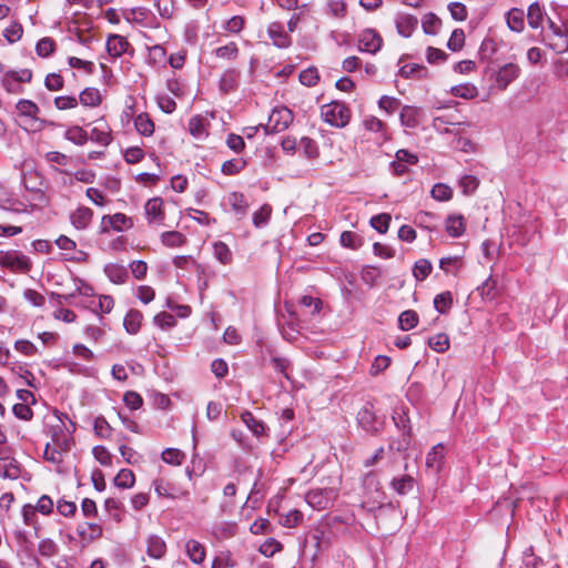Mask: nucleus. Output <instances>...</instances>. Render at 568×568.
I'll use <instances>...</instances> for the list:
<instances>
[{
  "instance_id": "nucleus-64",
  "label": "nucleus",
  "mask_w": 568,
  "mask_h": 568,
  "mask_svg": "<svg viewBox=\"0 0 568 568\" xmlns=\"http://www.w3.org/2000/svg\"><path fill=\"white\" fill-rule=\"evenodd\" d=\"M59 547L52 539H43L39 542L38 551L41 556L50 558L58 554Z\"/></svg>"
},
{
  "instance_id": "nucleus-42",
  "label": "nucleus",
  "mask_w": 568,
  "mask_h": 568,
  "mask_svg": "<svg viewBox=\"0 0 568 568\" xmlns=\"http://www.w3.org/2000/svg\"><path fill=\"white\" fill-rule=\"evenodd\" d=\"M498 47L494 39L485 38L479 48V57L481 60H490L497 52Z\"/></svg>"
},
{
  "instance_id": "nucleus-3",
  "label": "nucleus",
  "mask_w": 568,
  "mask_h": 568,
  "mask_svg": "<svg viewBox=\"0 0 568 568\" xmlns=\"http://www.w3.org/2000/svg\"><path fill=\"white\" fill-rule=\"evenodd\" d=\"M358 426L367 434L376 436L384 428V417L377 416L372 403H366L357 413Z\"/></svg>"
},
{
  "instance_id": "nucleus-24",
  "label": "nucleus",
  "mask_w": 568,
  "mask_h": 568,
  "mask_svg": "<svg viewBox=\"0 0 568 568\" xmlns=\"http://www.w3.org/2000/svg\"><path fill=\"white\" fill-rule=\"evenodd\" d=\"M306 503L316 509H325L329 503V499L322 489H312L305 496Z\"/></svg>"
},
{
  "instance_id": "nucleus-2",
  "label": "nucleus",
  "mask_w": 568,
  "mask_h": 568,
  "mask_svg": "<svg viewBox=\"0 0 568 568\" xmlns=\"http://www.w3.org/2000/svg\"><path fill=\"white\" fill-rule=\"evenodd\" d=\"M322 119L332 126L345 128L352 118V111L344 102L332 101L321 108Z\"/></svg>"
},
{
  "instance_id": "nucleus-38",
  "label": "nucleus",
  "mask_w": 568,
  "mask_h": 568,
  "mask_svg": "<svg viewBox=\"0 0 568 568\" xmlns=\"http://www.w3.org/2000/svg\"><path fill=\"white\" fill-rule=\"evenodd\" d=\"M433 270L432 263L426 258H420L415 262L413 275L417 281H424Z\"/></svg>"
},
{
  "instance_id": "nucleus-44",
  "label": "nucleus",
  "mask_w": 568,
  "mask_h": 568,
  "mask_svg": "<svg viewBox=\"0 0 568 568\" xmlns=\"http://www.w3.org/2000/svg\"><path fill=\"white\" fill-rule=\"evenodd\" d=\"M452 93L458 98L474 99L478 94V90L474 84L465 83L453 87Z\"/></svg>"
},
{
  "instance_id": "nucleus-21",
  "label": "nucleus",
  "mask_w": 568,
  "mask_h": 568,
  "mask_svg": "<svg viewBox=\"0 0 568 568\" xmlns=\"http://www.w3.org/2000/svg\"><path fill=\"white\" fill-rule=\"evenodd\" d=\"M108 278L114 284H123L129 278L126 268L119 264H108L104 267Z\"/></svg>"
},
{
  "instance_id": "nucleus-20",
  "label": "nucleus",
  "mask_w": 568,
  "mask_h": 568,
  "mask_svg": "<svg viewBox=\"0 0 568 568\" xmlns=\"http://www.w3.org/2000/svg\"><path fill=\"white\" fill-rule=\"evenodd\" d=\"M142 320V313L139 310L132 308L126 313L123 326L129 334L135 335L140 331Z\"/></svg>"
},
{
  "instance_id": "nucleus-40",
  "label": "nucleus",
  "mask_w": 568,
  "mask_h": 568,
  "mask_svg": "<svg viewBox=\"0 0 568 568\" xmlns=\"http://www.w3.org/2000/svg\"><path fill=\"white\" fill-rule=\"evenodd\" d=\"M161 241L165 246L179 247L184 244L185 236L178 231H168L162 233Z\"/></svg>"
},
{
  "instance_id": "nucleus-4",
  "label": "nucleus",
  "mask_w": 568,
  "mask_h": 568,
  "mask_svg": "<svg viewBox=\"0 0 568 568\" xmlns=\"http://www.w3.org/2000/svg\"><path fill=\"white\" fill-rule=\"evenodd\" d=\"M293 112L286 108H274L268 116V123L266 125L261 124L265 134H273L285 131L293 122Z\"/></svg>"
},
{
  "instance_id": "nucleus-22",
  "label": "nucleus",
  "mask_w": 568,
  "mask_h": 568,
  "mask_svg": "<svg viewBox=\"0 0 568 568\" xmlns=\"http://www.w3.org/2000/svg\"><path fill=\"white\" fill-rule=\"evenodd\" d=\"M20 467L13 458H0V476L9 479H17L20 476Z\"/></svg>"
},
{
  "instance_id": "nucleus-58",
  "label": "nucleus",
  "mask_w": 568,
  "mask_h": 568,
  "mask_svg": "<svg viewBox=\"0 0 568 568\" xmlns=\"http://www.w3.org/2000/svg\"><path fill=\"white\" fill-rule=\"evenodd\" d=\"M153 323L162 329H169L176 324V320L172 314L161 312L153 317Z\"/></svg>"
},
{
  "instance_id": "nucleus-49",
  "label": "nucleus",
  "mask_w": 568,
  "mask_h": 568,
  "mask_svg": "<svg viewBox=\"0 0 568 568\" xmlns=\"http://www.w3.org/2000/svg\"><path fill=\"white\" fill-rule=\"evenodd\" d=\"M326 12L335 18H343L346 14V3L344 0H328Z\"/></svg>"
},
{
  "instance_id": "nucleus-28",
  "label": "nucleus",
  "mask_w": 568,
  "mask_h": 568,
  "mask_svg": "<svg viewBox=\"0 0 568 568\" xmlns=\"http://www.w3.org/2000/svg\"><path fill=\"white\" fill-rule=\"evenodd\" d=\"M241 419L254 435L260 436L264 434V423L257 419L251 412H243L241 414Z\"/></svg>"
},
{
  "instance_id": "nucleus-57",
  "label": "nucleus",
  "mask_w": 568,
  "mask_h": 568,
  "mask_svg": "<svg viewBox=\"0 0 568 568\" xmlns=\"http://www.w3.org/2000/svg\"><path fill=\"white\" fill-rule=\"evenodd\" d=\"M300 82L305 87H314L320 80V75L316 68H308L300 73Z\"/></svg>"
},
{
  "instance_id": "nucleus-59",
  "label": "nucleus",
  "mask_w": 568,
  "mask_h": 568,
  "mask_svg": "<svg viewBox=\"0 0 568 568\" xmlns=\"http://www.w3.org/2000/svg\"><path fill=\"white\" fill-rule=\"evenodd\" d=\"M479 185V180L475 175H464L459 180V186L466 195L473 194Z\"/></svg>"
},
{
  "instance_id": "nucleus-27",
  "label": "nucleus",
  "mask_w": 568,
  "mask_h": 568,
  "mask_svg": "<svg viewBox=\"0 0 568 568\" xmlns=\"http://www.w3.org/2000/svg\"><path fill=\"white\" fill-rule=\"evenodd\" d=\"M446 231L453 237H459L465 232L463 215H449L446 220Z\"/></svg>"
},
{
  "instance_id": "nucleus-10",
  "label": "nucleus",
  "mask_w": 568,
  "mask_h": 568,
  "mask_svg": "<svg viewBox=\"0 0 568 568\" xmlns=\"http://www.w3.org/2000/svg\"><path fill=\"white\" fill-rule=\"evenodd\" d=\"M267 33L273 44L277 48L284 49L288 48L292 43V39L288 33L284 30V27L281 22H272L267 27Z\"/></svg>"
},
{
  "instance_id": "nucleus-48",
  "label": "nucleus",
  "mask_w": 568,
  "mask_h": 568,
  "mask_svg": "<svg viewBox=\"0 0 568 568\" xmlns=\"http://www.w3.org/2000/svg\"><path fill=\"white\" fill-rule=\"evenodd\" d=\"M393 420H394L396 427L403 430L404 440H407L408 438H410L412 428H410L409 419H408L407 415L404 412L396 413L393 416Z\"/></svg>"
},
{
  "instance_id": "nucleus-33",
  "label": "nucleus",
  "mask_w": 568,
  "mask_h": 568,
  "mask_svg": "<svg viewBox=\"0 0 568 568\" xmlns=\"http://www.w3.org/2000/svg\"><path fill=\"white\" fill-rule=\"evenodd\" d=\"M114 485L118 488L128 489L133 487L135 483V476L131 469H121L113 479Z\"/></svg>"
},
{
  "instance_id": "nucleus-37",
  "label": "nucleus",
  "mask_w": 568,
  "mask_h": 568,
  "mask_svg": "<svg viewBox=\"0 0 568 568\" xmlns=\"http://www.w3.org/2000/svg\"><path fill=\"white\" fill-rule=\"evenodd\" d=\"M339 243L344 247L357 250L363 245V239L352 231H344L341 234Z\"/></svg>"
},
{
  "instance_id": "nucleus-54",
  "label": "nucleus",
  "mask_w": 568,
  "mask_h": 568,
  "mask_svg": "<svg viewBox=\"0 0 568 568\" xmlns=\"http://www.w3.org/2000/svg\"><path fill=\"white\" fill-rule=\"evenodd\" d=\"M432 197L437 201H448L453 196V190L443 183H437L430 191Z\"/></svg>"
},
{
  "instance_id": "nucleus-32",
  "label": "nucleus",
  "mask_w": 568,
  "mask_h": 568,
  "mask_svg": "<svg viewBox=\"0 0 568 568\" xmlns=\"http://www.w3.org/2000/svg\"><path fill=\"white\" fill-rule=\"evenodd\" d=\"M527 21L529 27L532 29L541 27L544 21V10L538 2H534L528 7Z\"/></svg>"
},
{
  "instance_id": "nucleus-34",
  "label": "nucleus",
  "mask_w": 568,
  "mask_h": 568,
  "mask_svg": "<svg viewBox=\"0 0 568 568\" xmlns=\"http://www.w3.org/2000/svg\"><path fill=\"white\" fill-rule=\"evenodd\" d=\"M79 101L84 106H98L101 103L100 91L95 88H87L80 93Z\"/></svg>"
},
{
  "instance_id": "nucleus-25",
  "label": "nucleus",
  "mask_w": 568,
  "mask_h": 568,
  "mask_svg": "<svg viewBox=\"0 0 568 568\" xmlns=\"http://www.w3.org/2000/svg\"><path fill=\"white\" fill-rule=\"evenodd\" d=\"M419 110L412 105H404L399 113L400 123L406 126L414 129L418 125Z\"/></svg>"
},
{
  "instance_id": "nucleus-45",
  "label": "nucleus",
  "mask_w": 568,
  "mask_h": 568,
  "mask_svg": "<svg viewBox=\"0 0 568 568\" xmlns=\"http://www.w3.org/2000/svg\"><path fill=\"white\" fill-rule=\"evenodd\" d=\"M2 87L9 93H21L22 88L20 85L21 81L18 80L11 71H8L2 77Z\"/></svg>"
},
{
  "instance_id": "nucleus-23",
  "label": "nucleus",
  "mask_w": 568,
  "mask_h": 568,
  "mask_svg": "<svg viewBox=\"0 0 568 568\" xmlns=\"http://www.w3.org/2000/svg\"><path fill=\"white\" fill-rule=\"evenodd\" d=\"M64 139L72 142L75 145H84L89 140L88 132L79 126V125H72L68 128L63 134Z\"/></svg>"
},
{
  "instance_id": "nucleus-26",
  "label": "nucleus",
  "mask_w": 568,
  "mask_h": 568,
  "mask_svg": "<svg viewBox=\"0 0 568 568\" xmlns=\"http://www.w3.org/2000/svg\"><path fill=\"white\" fill-rule=\"evenodd\" d=\"M399 74L406 79H409V78L423 79L428 75V70L423 64L408 63V64L403 65L399 69Z\"/></svg>"
},
{
  "instance_id": "nucleus-18",
  "label": "nucleus",
  "mask_w": 568,
  "mask_h": 568,
  "mask_svg": "<svg viewBox=\"0 0 568 568\" xmlns=\"http://www.w3.org/2000/svg\"><path fill=\"white\" fill-rule=\"evenodd\" d=\"M166 552L165 541L156 535H152L148 538L146 554L154 558L161 559Z\"/></svg>"
},
{
  "instance_id": "nucleus-52",
  "label": "nucleus",
  "mask_w": 568,
  "mask_h": 568,
  "mask_svg": "<svg viewBox=\"0 0 568 568\" xmlns=\"http://www.w3.org/2000/svg\"><path fill=\"white\" fill-rule=\"evenodd\" d=\"M214 256L222 263L229 264L232 261V252L223 242H216L213 245Z\"/></svg>"
},
{
  "instance_id": "nucleus-53",
  "label": "nucleus",
  "mask_w": 568,
  "mask_h": 568,
  "mask_svg": "<svg viewBox=\"0 0 568 568\" xmlns=\"http://www.w3.org/2000/svg\"><path fill=\"white\" fill-rule=\"evenodd\" d=\"M17 110L21 115L36 118L39 112V106L30 100H20L17 103Z\"/></svg>"
},
{
  "instance_id": "nucleus-17",
  "label": "nucleus",
  "mask_w": 568,
  "mask_h": 568,
  "mask_svg": "<svg viewBox=\"0 0 568 568\" xmlns=\"http://www.w3.org/2000/svg\"><path fill=\"white\" fill-rule=\"evenodd\" d=\"M390 487L400 496L409 494L415 487V479L410 475L394 477Z\"/></svg>"
},
{
  "instance_id": "nucleus-13",
  "label": "nucleus",
  "mask_w": 568,
  "mask_h": 568,
  "mask_svg": "<svg viewBox=\"0 0 568 568\" xmlns=\"http://www.w3.org/2000/svg\"><path fill=\"white\" fill-rule=\"evenodd\" d=\"M131 44L126 38L120 34H111L106 40V51L113 58H119L126 53Z\"/></svg>"
},
{
  "instance_id": "nucleus-31",
  "label": "nucleus",
  "mask_w": 568,
  "mask_h": 568,
  "mask_svg": "<svg viewBox=\"0 0 568 568\" xmlns=\"http://www.w3.org/2000/svg\"><path fill=\"white\" fill-rule=\"evenodd\" d=\"M134 125L136 131L144 136H151L154 132V123L148 113L139 114L134 119Z\"/></svg>"
},
{
  "instance_id": "nucleus-15",
  "label": "nucleus",
  "mask_w": 568,
  "mask_h": 568,
  "mask_svg": "<svg viewBox=\"0 0 568 568\" xmlns=\"http://www.w3.org/2000/svg\"><path fill=\"white\" fill-rule=\"evenodd\" d=\"M240 81V71L235 69L226 70L220 78V90L227 94L237 89Z\"/></svg>"
},
{
  "instance_id": "nucleus-46",
  "label": "nucleus",
  "mask_w": 568,
  "mask_h": 568,
  "mask_svg": "<svg viewBox=\"0 0 568 568\" xmlns=\"http://www.w3.org/2000/svg\"><path fill=\"white\" fill-rule=\"evenodd\" d=\"M428 346L435 352L443 353L449 347V338L444 333L437 334L429 337Z\"/></svg>"
},
{
  "instance_id": "nucleus-39",
  "label": "nucleus",
  "mask_w": 568,
  "mask_h": 568,
  "mask_svg": "<svg viewBox=\"0 0 568 568\" xmlns=\"http://www.w3.org/2000/svg\"><path fill=\"white\" fill-rule=\"evenodd\" d=\"M453 305V296L450 292L437 294L434 298V307L440 314H446Z\"/></svg>"
},
{
  "instance_id": "nucleus-11",
  "label": "nucleus",
  "mask_w": 568,
  "mask_h": 568,
  "mask_svg": "<svg viewBox=\"0 0 568 568\" xmlns=\"http://www.w3.org/2000/svg\"><path fill=\"white\" fill-rule=\"evenodd\" d=\"M145 215L149 223H162L164 221L163 201L161 197L150 199L145 205Z\"/></svg>"
},
{
  "instance_id": "nucleus-55",
  "label": "nucleus",
  "mask_w": 568,
  "mask_h": 568,
  "mask_svg": "<svg viewBox=\"0 0 568 568\" xmlns=\"http://www.w3.org/2000/svg\"><path fill=\"white\" fill-rule=\"evenodd\" d=\"M217 58L234 60L239 55V48L235 42H230L226 45H222L215 50Z\"/></svg>"
},
{
  "instance_id": "nucleus-47",
  "label": "nucleus",
  "mask_w": 568,
  "mask_h": 568,
  "mask_svg": "<svg viewBox=\"0 0 568 568\" xmlns=\"http://www.w3.org/2000/svg\"><path fill=\"white\" fill-rule=\"evenodd\" d=\"M54 49L55 42L49 37L40 39L36 45L37 54L41 58H48Z\"/></svg>"
},
{
  "instance_id": "nucleus-51",
  "label": "nucleus",
  "mask_w": 568,
  "mask_h": 568,
  "mask_svg": "<svg viewBox=\"0 0 568 568\" xmlns=\"http://www.w3.org/2000/svg\"><path fill=\"white\" fill-rule=\"evenodd\" d=\"M23 34V28L22 26L14 21L12 22L9 27H7L4 30H3V37L7 39L8 42L10 43H14L17 42L18 40L21 39Z\"/></svg>"
},
{
  "instance_id": "nucleus-5",
  "label": "nucleus",
  "mask_w": 568,
  "mask_h": 568,
  "mask_svg": "<svg viewBox=\"0 0 568 568\" xmlns=\"http://www.w3.org/2000/svg\"><path fill=\"white\" fill-rule=\"evenodd\" d=\"M0 264L20 272H29L32 266L29 257L18 252H0Z\"/></svg>"
},
{
  "instance_id": "nucleus-63",
  "label": "nucleus",
  "mask_w": 568,
  "mask_h": 568,
  "mask_svg": "<svg viewBox=\"0 0 568 568\" xmlns=\"http://www.w3.org/2000/svg\"><path fill=\"white\" fill-rule=\"evenodd\" d=\"M272 209L270 205H263L258 211L253 214V224L256 227H262L267 224L271 217Z\"/></svg>"
},
{
  "instance_id": "nucleus-60",
  "label": "nucleus",
  "mask_w": 568,
  "mask_h": 568,
  "mask_svg": "<svg viewBox=\"0 0 568 568\" xmlns=\"http://www.w3.org/2000/svg\"><path fill=\"white\" fill-rule=\"evenodd\" d=\"M464 43H465V33H464L463 29H455L452 32V36L447 42V47L449 50L457 52L464 47Z\"/></svg>"
},
{
  "instance_id": "nucleus-29",
  "label": "nucleus",
  "mask_w": 568,
  "mask_h": 568,
  "mask_svg": "<svg viewBox=\"0 0 568 568\" xmlns=\"http://www.w3.org/2000/svg\"><path fill=\"white\" fill-rule=\"evenodd\" d=\"M227 202L229 204L231 205L232 210L234 211L235 214H237L239 216H244L246 214V210H247V202L245 200V196L240 193V192H232L229 196H227Z\"/></svg>"
},
{
  "instance_id": "nucleus-30",
  "label": "nucleus",
  "mask_w": 568,
  "mask_h": 568,
  "mask_svg": "<svg viewBox=\"0 0 568 568\" xmlns=\"http://www.w3.org/2000/svg\"><path fill=\"white\" fill-rule=\"evenodd\" d=\"M444 458V446L438 444L434 446L426 456V466L433 468L436 471L440 470L442 460Z\"/></svg>"
},
{
  "instance_id": "nucleus-36",
  "label": "nucleus",
  "mask_w": 568,
  "mask_h": 568,
  "mask_svg": "<svg viewBox=\"0 0 568 568\" xmlns=\"http://www.w3.org/2000/svg\"><path fill=\"white\" fill-rule=\"evenodd\" d=\"M480 296L487 301H494L497 293V281L493 277H488L480 286L477 287Z\"/></svg>"
},
{
  "instance_id": "nucleus-14",
  "label": "nucleus",
  "mask_w": 568,
  "mask_h": 568,
  "mask_svg": "<svg viewBox=\"0 0 568 568\" xmlns=\"http://www.w3.org/2000/svg\"><path fill=\"white\" fill-rule=\"evenodd\" d=\"M93 219V211L87 206H79L70 215V222L77 230H85Z\"/></svg>"
},
{
  "instance_id": "nucleus-1",
  "label": "nucleus",
  "mask_w": 568,
  "mask_h": 568,
  "mask_svg": "<svg viewBox=\"0 0 568 568\" xmlns=\"http://www.w3.org/2000/svg\"><path fill=\"white\" fill-rule=\"evenodd\" d=\"M53 417L55 423L50 426L52 443L60 450L69 452L73 444L72 433L75 430V423L58 409L53 410Z\"/></svg>"
},
{
  "instance_id": "nucleus-35",
  "label": "nucleus",
  "mask_w": 568,
  "mask_h": 568,
  "mask_svg": "<svg viewBox=\"0 0 568 568\" xmlns=\"http://www.w3.org/2000/svg\"><path fill=\"white\" fill-rule=\"evenodd\" d=\"M418 314L413 310L404 311L399 314L398 326L402 331H409L417 326Z\"/></svg>"
},
{
  "instance_id": "nucleus-61",
  "label": "nucleus",
  "mask_w": 568,
  "mask_h": 568,
  "mask_svg": "<svg viewBox=\"0 0 568 568\" xmlns=\"http://www.w3.org/2000/svg\"><path fill=\"white\" fill-rule=\"evenodd\" d=\"M184 458V453L178 448H166L162 452V459L166 464L181 465Z\"/></svg>"
},
{
  "instance_id": "nucleus-6",
  "label": "nucleus",
  "mask_w": 568,
  "mask_h": 568,
  "mask_svg": "<svg viewBox=\"0 0 568 568\" xmlns=\"http://www.w3.org/2000/svg\"><path fill=\"white\" fill-rule=\"evenodd\" d=\"M154 490L159 497H165L169 499L183 498L189 495L186 489L165 480L164 478H156L152 483Z\"/></svg>"
},
{
  "instance_id": "nucleus-8",
  "label": "nucleus",
  "mask_w": 568,
  "mask_h": 568,
  "mask_svg": "<svg viewBox=\"0 0 568 568\" xmlns=\"http://www.w3.org/2000/svg\"><path fill=\"white\" fill-rule=\"evenodd\" d=\"M520 74V68L516 63H506L495 73V85L504 91Z\"/></svg>"
},
{
  "instance_id": "nucleus-19",
  "label": "nucleus",
  "mask_w": 568,
  "mask_h": 568,
  "mask_svg": "<svg viewBox=\"0 0 568 568\" xmlns=\"http://www.w3.org/2000/svg\"><path fill=\"white\" fill-rule=\"evenodd\" d=\"M186 555L190 558V560L195 564L200 565L205 559V547L199 542L197 540L191 539L185 545Z\"/></svg>"
},
{
  "instance_id": "nucleus-41",
  "label": "nucleus",
  "mask_w": 568,
  "mask_h": 568,
  "mask_svg": "<svg viewBox=\"0 0 568 568\" xmlns=\"http://www.w3.org/2000/svg\"><path fill=\"white\" fill-rule=\"evenodd\" d=\"M150 14V10L146 8H133L124 12V19L128 22H135L139 24H144L148 16Z\"/></svg>"
},
{
  "instance_id": "nucleus-9",
  "label": "nucleus",
  "mask_w": 568,
  "mask_h": 568,
  "mask_svg": "<svg viewBox=\"0 0 568 568\" xmlns=\"http://www.w3.org/2000/svg\"><path fill=\"white\" fill-rule=\"evenodd\" d=\"M358 43L361 51L375 54L381 50L383 39L376 30L365 29L359 34Z\"/></svg>"
},
{
  "instance_id": "nucleus-12",
  "label": "nucleus",
  "mask_w": 568,
  "mask_h": 568,
  "mask_svg": "<svg viewBox=\"0 0 568 568\" xmlns=\"http://www.w3.org/2000/svg\"><path fill=\"white\" fill-rule=\"evenodd\" d=\"M418 20L415 16L408 13H399L396 16L395 26L397 32L405 38L412 36L414 30L417 28Z\"/></svg>"
},
{
  "instance_id": "nucleus-56",
  "label": "nucleus",
  "mask_w": 568,
  "mask_h": 568,
  "mask_svg": "<svg viewBox=\"0 0 568 568\" xmlns=\"http://www.w3.org/2000/svg\"><path fill=\"white\" fill-rule=\"evenodd\" d=\"M245 164H246L245 161H243L241 159H232V160L225 161L222 164L221 170L225 175H234V174L240 173L245 168Z\"/></svg>"
},
{
  "instance_id": "nucleus-62",
  "label": "nucleus",
  "mask_w": 568,
  "mask_h": 568,
  "mask_svg": "<svg viewBox=\"0 0 568 568\" xmlns=\"http://www.w3.org/2000/svg\"><path fill=\"white\" fill-rule=\"evenodd\" d=\"M440 20L434 13H427L422 20V27L426 34H435Z\"/></svg>"
},
{
  "instance_id": "nucleus-7",
  "label": "nucleus",
  "mask_w": 568,
  "mask_h": 568,
  "mask_svg": "<svg viewBox=\"0 0 568 568\" xmlns=\"http://www.w3.org/2000/svg\"><path fill=\"white\" fill-rule=\"evenodd\" d=\"M132 217L126 216L123 213H115L113 215H104L101 220L100 231L106 233L110 229L121 232L125 229L133 227Z\"/></svg>"
},
{
  "instance_id": "nucleus-16",
  "label": "nucleus",
  "mask_w": 568,
  "mask_h": 568,
  "mask_svg": "<svg viewBox=\"0 0 568 568\" xmlns=\"http://www.w3.org/2000/svg\"><path fill=\"white\" fill-rule=\"evenodd\" d=\"M508 28L514 32H521L525 28V12L520 8H511L506 13Z\"/></svg>"
},
{
  "instance_id": "nucleus-50",
  "label": "nucleus",
  "mask_w": 568,
  "mask_h": 568,
  "mask_svg": "<svg viewBox=\"0 0 568 568\" xmlns=\"http://www.w3.org/2000/svg\"><path fill=\"white\" fill-rule=\"evenodd\" d=\"M114 306V300L112 296L110 295H101L99 296L98 301H92L91 302V307L94 310V311H100L101 313H110L111 310L113 308Z\"/></svg>"
},
{
  "instance_id": "nucleus-43",
  "label": "nucleus",
  "mask_w": 568,
  "mask_h": 568,
  "mask_svg": "<svg viewBox=\"0 0 568 568\" xmlns=\"http://www.w3.org/2000/svg\"><path fill=\"white\" fill-rule=\"evenodd\" d=\"M390 220H392V217L389 214L382 213V214L372 216L369 224L378 233L384 234L387 232V230L389 227Z\"/></svg>"
}]
</instances>
